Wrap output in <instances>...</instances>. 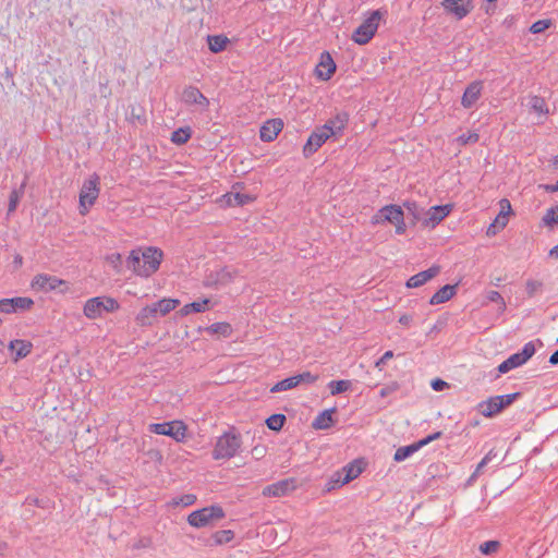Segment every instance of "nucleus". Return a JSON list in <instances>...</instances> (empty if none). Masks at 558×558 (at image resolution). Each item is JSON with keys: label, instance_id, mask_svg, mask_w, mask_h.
<instances>
[{"label": "nucleus", "instance_id": "5", "mask_svg": "<svg viewBox=\"0 0 558 558\" xmlns=\"http://www.w3.org/2000/svg\"><path fill=\"white\" fill-rule=\"evenodd\" d=\"M120 308L119 302L111 296H95L88 299L83 307V313L88 319H97L102 313H113Z\"/></svg>", "mask_w": 558, "mask_h": 558}, {"label": "nucleus", "instance_id": "39", "mask_svg": "<svg viewBox=\"0 0 558 558\" xmlns=\"http://www.w3.org/2000/svg\"><path fill=\"white\" fill-rule=\"evenodd\" d=\"M191 137V131L189 128L186 129H178L171 135V141L174 144L182 145L185 144Z\"/></svg>", "mask_w": 558, "mask_h": 558}, {"label": "nucleus", "instance_id": "36", "mask_svg": "<svg viewBox=\"0 0 558 558\" xmlns=\"http://www.w3.org/2000/svg\"><path fill=\"white\" fill-rule=\"evenodd\" d=\"M328 387L330 389V393L332 396H336V395H339V393H342V392H345L347 390H349L351 387V381L347 380V379L331 380L328 384Z\"/></svg>", "mask_w": 558, "mask_h": 558}, {"label": "nucleus", "instance_id": "16", "mask_svg": "<svg viewBox=\"0 0 558 558\" xmlns=\"http://www.w3.org/2000/svg\"><path fill=\"white\" fill-rule=\"evenodd\" d=\"M483 90V82L482 81H474L470 83L461 98V105L465 109L472 108L476 101L481 98Z\"/></svg>", "mask_w": 558, "mask_h": 558}, {"label": "nucleus", "instance_id": "37", "mask_svg": "<svg viewBox=\"0 0 558 558\" xmlns=\"http://www.w3.org/2000/svg\"><path fill=\"white\" fill-rule=\"evenodd\" d=\"M215 545H222L234 538V532L231 530H219L213 534Z\"/></svg>", "mask_w": 558, "mask_h": 558}, {"label": "nucleus", "instance_id": "49", "mask_svg": "<svg viewBox=\"0 0 558 558\" xmlns=\"http://www.w3.org/2000/svg\"><path fill=\"white\" fill-rule=\"evenodd\" d=\"M550 25H551V20H548V19L538 20L531 25L530 32L532 34H541V33L545 32L546 29H548L550 27Z\"/></svg>", "mask_w": 558, "mask_h": 558}, {"label": "nucleus", "instance_id": "11", "mask_svg": "<svg viewBox=\"0 0 558 558\" xmlns=\"http://www.w3.org/2000/svg\"><path fill=\"white\" fill-rule=\"evenodd\" d=\"M331 136L320 126L314 130L303 146V155L308 158L314 155Z\"/></svg>", "mask_w": 558, "mask_h": 558}, {"label": "nucleus", "instance_id": "61", "mask_svg": "<svg viewBox=\"0 0 558 558\" xmlns=\"http://www.w3.org/2000/svg\"><path fill=\"white\" fill-rule=\"evenodd\" d=\"M412 319L413 317L411 315L403 314L402 316L399 317V323L403 326L409 327L412 323Z\"/></svg>", "mask_w": 558, "mask_h": 558}, {"label": "nucleus", "instance_id": "54", "mask_svg": "<svg viewBox=\"0 0 558 558\" xmlns=\"http://www.w3.org/2000/svg\"><path fill=\"white\" fill-rule=\"evenodd\" d=\"M232 197L234 198L235 206H243L254 201L251 195L243 193H234Z\"/></svg>", "mask_w": 558, "mask_h": 558}, {"label": "nucleus", "instance_id": "22", "mask_svg": "<svg viewBox=\"0 0 558 558\" xmlns=\"http://www.w3.org/2000/svg\"><path fill=\"white\" fill-rule=\"evenodd\" d=\"M457 293V284H446L429 299L430 305H438L452 299Z\"/></svg>", "mask_w": 558, "mask_h": 558}, {"label": "nucleus", "instance_id": "56", "mask_svg": "<svg viewBox=\"0 0 558 558\" xmlns=\"http://www.w3.org/2000/svg\"><path fill=\"white\" fill-rule=\"evenodd\" d=\"M441 436H442V432H435V433L426 436L425 438L418 440V442H420L421 447L423 448L424 446L430 444L432 441L441 438Z\"/></svg>", "mask_w": 558, "mask_h": 558}, {"label": "nucleus", "instance_id": "43", "mask_svg": "<svg viewBox=\"0 0 558 558\" xmlns=\"http://www.w3.org/2000/svg\"><path fill=\"white\" fill-rule=\"evenodd\" d=\"M500 548V543L498 541H487L480 545V551L483 555H493L496 554Z\"/></svg>", "mask_w": 558, "mask_h": 558}, {"label": "nucleus", "instance_id": "29", "mask_svg": "<svg viewBox=\"0 0 558 558\" xmlns=\"http://www.w3.org/2000/svg\"><path fill=\"white\" fill-rule=\"evenodd\" d=\"M421 445L418 441L416 442H413L409 446H403V447H400L396 450L395 452V456H393V460L396 462H401V461H404L405 459H408L409 457H411L413 453H415L416 451H418L421 449Z\"/></svg>", "mask_w": 558, "mask_h": 558}, {"label": "nucleus", "instance_id": "30", "mask_svg": "<svg viewBox=\"0 0 558 558\" xmlns=\"http://www.w3.org/2000/svg\"><path fill=\"white\" fill-rule=\"evenodd\" d=\"M333 410H325L315 418L313 426L317 429H327L332 425Z\"/></svg>", "mask_w": 558, "mask_h": 558}, {"label": "nucleus", "instance_id": "53", "mask_svg": "<svg viewBox=\"0 0 558 558\" xmlns=\"http://www.w3.org/2000/svg\"><path fill=\"white\" fill-rule=\"evenodd\" d=\"M167 426H168V422H163V423H153L148 426V430L150 433H154V434H157V435H167L168 430H167Z\"/></svg>", "mask_w": 558, "mask_h": 558}, {"label": "nucleus", "instance_id": "17", "mask_svg": "<svg viewBox=\"0 0 558 558\" xmlns=\"http://www.w3.org/2000/svg\"><path fill=\"white\" fill-rule=\"evenodd\" d=\"M500 211L495 218L494 222L488 227L487 234H495L496 228L504 229L508 223V217L512 213L509 199L502 198L499 201Z\"/></svg>", "mask_w": 558, "mask_h": 558}, {"label": "nucleus", "instance_id": "25", "mask_svg": "<svg viewBox=\"0 0 558 558\" xmlns=\"http://www.w3.org/2000/svg\"><path fill=\"white\" fill-rule=\"evenodd\" d=\"M207 43L208 48L213 53H219L227 49L230 40L225 35H208Z\"/></svg>", "mask_w": 558, "mask_h": 558}, {"label": "nucleus", "instance_id": "10", "mask_svg": "<svg viewBox=\"0 0 558 558\" xmlns=\"http://www.w3.org/2000/svg\"><path fill=\"white\" fill-rule=\"evenodd\" d=\"M453 209L452 204H446L440 206L430 207L422 221V225L426 228L434 229L438 226L446 217H448Z\"/></svg>", "mask_w": 558, "mask_h": 558}, {"label": "nucleus", "instance_id": "4", "mask_svg": "<svg viewBox=\"0 0 558 558\" xmlns=\"http://www.w3.org/2000/svg\"><path fill=\"white\" fill-rule=\"evenodd\" d=\"M33 291L49 293L57 291L65 294L70 291V283L66 280L49 274H37L31 281Z\"/></svg>", "mask_w": 558, "mask_h": 558}, {"label": "nucleus", "instance_id": "48", "mask_svg": "<svg viewBox=\"0 0 558 558\" xmlns=\"http://www.w3.org/2000/svg\"><path fill=\"white\" fill-rule=\"evenodd\" d=\"M403 207L413 216L415 220L421 219L423 208H421L416 202L407 201L403 203Z\"/></svg>", "mask_w": 558, "mask_h": 558}, {"label": "nucleus", "instance_id": "9", "mask_svg": "<svg viewBox=\"0 0 558 558\" xmlns=\"http://www.w3.org/2000/svg\"><path fill=\"white\" fill-rule=\"evenodd\" d=\"M535 345L532 341L526 342L523 345V349L521 352H517L514 354H511L507 360H505L501 364L498 366V372L500 374H506L510 372L513 368H517L524 363H526L534 354H535Z\"/></svg>", "mask_w": 558, "mask_h": 558}, {"label": "nucleus", "instance_id": "55", "mask_svg": "<svg viewBox=\"0 0 558 558\" xmlns=\"http://www.w3.org/2000/svg\"><path fill=\"white\" fill-rule=\"evenodd\" d=\"M0 312L4 314L14 313V308L12 306V302L10 299H1L0 300Z\"/></svg>", "mask_w": 558, "mask_h": 558}, {"label": "nucleus", "instance_id": "50", "mask_svg": "<svg viewBox=\"0 0 558 558\" xmlns=\"http://www.w3.org/2000/svg\"><path fill=\"white\" fill-rule=\"evenodd\" d=\"M294 378H295L296 384L299 386L302 383L313 384V383H315L319 378V376L318 375H314L311 372H303V373H301L299 375H295Z\"/></svg>", "mask_w": 558, "mask_h": 558}, {"label": "nucleus", "instance_id": "28", "mask_svg": "<svg viewBox=\"0 0 558 558\" xmlns=\"http://www.w3.org/2000/svg\"><path fill=\"white\" fill-rule=\"evenodd\" d=\"M478 411L485 417H493L494 415L501 412L498 402L494 400V397L489 398L486 401H482L478 404Z\"/></svg>", "mask_w": 558, "mask_h": 558}, {"label": "nucleus", "instance_id": "47", "mask_svg": "<svg viewBox=\"0 0 558 558\" xmlns=\"http://www.w3.org/2000/svg\"><path fill=\"white\" fill-rule=\"evenodd\" d=\"M486 299L489 302L498 303L499 304V311L501 313H504L506 311V307H507L506 302H505L502 295L498 291H495V290L488 291L487 294H486Z\"/></svg>", "mask_w": 558, "mask_h": 558}, {"label": "nucleus", "instance_id": "6", "mask_svg": "<svg viewBox=\"0 0 558 558\" xmlns=\"http://www.w3.org/2000/svg\"><path fill=\"white\" fill-rule=\"evenodd\" d=\"M225 517L226 513L222 507L219 505H213L190 513L187 517V522L191 526L201 529L213 525L215 522L222 520Z\"/></svg>", "mask_w": 558, "mask_h": 558}, {"label": "nucleus", "instance_id": "21", "mask_svg": "<svg viewBox=\"0 0 558 558\" xmlns=\"http://www.w3.org/2000/svg\"><path fill=\"white\" fill-rule=\"evenodd\" d=\"M167 435L174 439L177 442H183L186 438L187 426L183 421L175 420L168 422Z\"/></svg>", "mask_w": 558, "mask_h": 558}, {"label": "nucleus", "instance_id": "34", "mask_svg": "<svg viewBox=\"0 0 558 558\" xmlns=\"http://www.w3.org/2000/svg\"><path fill=\"white\" fill-rule=\"evenodd\" d=\"M10 300L12 302L14 313L20 312V311H28L34 305V301L27 296H16V298H12Z\"/></svg>", "mask_w": 558, "mask_h": 558}, {"label": "nucleus", "instance_id": "60", "mask_svg": "<svg viewBox=\"0 0 558 558\" xmlns=\"http://www.w3.org/2000/svg\"><path fill=\"white\" fill-rule=\"evenodd\" d=\"M108 259L110 260V263L114 266V267H118V265L121 264V254L119 253H113L111 254L110 256H108Z\"/></svg>", "mask_w": 558, "mask_h": 558}, {"label": "nucleus", "instance_id": "18", "mask_svg": "<svg viewBox=\"0 0 558 558\" xmlns=\"http://www.w3.org/2000/svg\"><path fill=\"white\" fill-rule=\"evenodd\" d=\"M283 122L281 119L267 120L259 130V137L263 142H272L282 131Z\"/></svg>", "mask_w": 558, "mask_h": 558}, {"label": "nucleus", "instance_id": "52", "mask_svg": "<svg viewBox=\"0 0 558 558\" xmlns=\"http://www.w3.org/2000/svg\"><path fill=\"white\" fill-rule=\"evenodd\" d=\"M22 196V193H20L19 191L16 190H13L11 193H10V197H9V208H8V211L9 214L15 211L16 207H17V204L20 202V198Z\"/></svg>", "mask_w": 558, "mask_h": 558}, {"label": "nucleus", "instance_id": "42", "mask_svg": "<svg viewBox=\"0 0 558 558\" xmlns=\"http://www.w3.org/2000/svg\"><path fill=\"white\" fill-rule=\"evenodd\" d=\"M543 289V282L534 279H529L525 282V292L529 298H533L536 293Z\"/></svg>", "mask_w": 558, "mask_h": 558}, {"label": "nucleus", "instance_id": "8", "mask_svg": "<svg viewBox=\"0 0 558 558\" xmlns=\"http://www.w3.org/2000/svg\"><path fill=\"white\" fill-rule=\"evenodd\" d=\"M381 14L378 10L371 15L354 31L352 39L359 45H366L377 32Z\"/></svg>", "mask_w": 558, "mask_h": 558}, {"label": "nucleus", "instance_id": "19", "mask_svg": "<svg viewBox=\"0 0 558 558\" xmlns=\"http://www.w3.org/2000/svg\"><path fill=\"white\" fill-rule=\"evenodd\" d=\"M336 72V63L330 53L324 51L320 54L319 63L316 66V75L323 81H328Z\"/></svg>", "mask_w": 558, "mask_h": 558}, {"label": "nucleus", "instance_id": "31", "mask_svg": "<svg viewBox=\"0 0 558 558\" xmlns=\"http://www.w3.org/2000/svg\"><path fill=\"white\" fill-rule=\"evenodd\" d=\"M206 330L211 335H219L223 338H229L233 331L231 325L226 322L215 323L210 325Z\"/></svg>", "mask_w": 558, "mask_h": 558}, {"label": "nucleus", "instance_id": "13", "mask_svg": "<svg viewBox=\"0 0 558 558\" xmlns=\"http://www.w3.org/2000/svg\"><path fill=\"white\" fill-rule=\"evenodd\" d=\"M296 489L295 478H284L274 484L266 486L263 489V495L266 497H282Z\"/></svg>", "mask_w": 558, "mask_h": 558}, {"label": "nucleus", "instance_id": "58", "mask_svg": "<svg viewBox=\"0 0 558 558\" xmlns=\"http://www.w3.org/2000/svg\"><path fill=\"white\" fill-rule=\"evenodd\" d=\"M393 357V352L392 351H386L384 353V355L375 363V366L377 368H379L380 371L383 369V365L390 359Z\"/></svg>", "mask_w": 558, "mask_h": 558}, {"label": "nucleus", "instance_id": "7", "mask_svg": "<svg viewBox=\"0 0 558 558\" xmlns=\"http://www.w3.org/2000/svg\"><path fill=\"white\" fill-rule=\"evenodd\" d=\"M100 192V178L93 173L86 179L80 191V214L85 216L89 208L96 203Z\"/></svg>", "mask_w": 558, "mask_h": 558}, {"label": "nucleus", "instance_id": "46", "mask_svg": "<svg viewBox=\"0 0 558 558\" xmlns=\"http://www.w3.org/2000/svg\"><path fill=\"white\" fill-rule=\"evenodd\" d=\"M480 141V134L477 132H469L458 136L457 142L462 145L475 144Z\"/></svg>", "mask_w": 558, "mask_h": 558}, {"label": "nucleus", "instance_id": "44", "mask_svg": "<svg viewBox=\"0 0 558 558\" xmlns=\"http://www.w3.org/2000/svg\"><path fill=\"white\" fill-rule=\"evenodd\" d=\"M216 277L215 283L226 284L233 280L234 272L225 267L216 272Z\"/></svg>", "mask_w": 558, "mask_h": 558}, {"label": "nucleus", "instance_id": "26", "mask_svg": "<svg viewBox=\"0 0 558 558\" xmlns=\"http://www.w3.org/2000/svg\"><path fill=\"white\" fill-rule=\"evenodd\" d=\"M362 468L356 462H351L342 468V472L344 473V477L340 478V476L336 480V483H340L341 485L348 484L349 482L356 478L362 473Z\"/></svg>", "mask_w": 558, "mask_h": 558}, {"label": "nucleus", "instance_id": "27", "mask_svg": "<svg viewBox=\"0 0 558 558\" xmlns=\"http://www.w3.org/2000/svg\"><path fill=\"white\" fill-rule=\"evenodd\" d=\"M209 302L210 301L208 299H203L201 301H195V302L185 304L180 310V314L182 316H187V315H190L192 313H203V312H205L208 308Z\"/></svg>", "mask_w": 558, "mask_h": 558}, {"label": "nucleus", "instance_id": "20", "mask_svg": "<svg viewBox=\"0 0 558 558\" xmlns=\"http://www.w3.org/2000/svg\"><path fill=\"white\" fill-rule=\"evenodd\" d=\"M440 272V266L433 265L428 269L421 271L418 274L413 275L407 281L408 288H418L425 284L427 281L436 277Z\"/></svg>", "mask_w": 558, "mask_h": 558}, {"label": "nucleus", "instance_id": "57", "mask_svg": "<svg viewBox=\"0 0 558 558\" xmlns=\"http://www.w3.org/2000/svg\"><path fill=\"white\" fill-rule=\"evenodd\" d=\"M233 195H234V193H226L225 195L221 196L219 202L221 203L222 206H227V207L235 206L234 198L232 197Z\"/></svg>", "mask_w": 558, "mask_h": 558}, {"label": "nucleus", "instance_id": "38", "mask_svg": "<svg viewBox=\"0 0 558 558\" xmlns=\"http://www.w3.org/2000/svg\"><path fill=\"white\" fill-rule=\"evenodd\" d=\"M286 422V416L283 414H272L266 420V425L271 430H280Z\"/></svg>", "mask_w": 558, "mask_h": 558}, {"label": "nucleus", "instance_id": "35", "mask_svg": "<svg viewBox=\"0 0 558 558\" xmlns=\"http://www.w3.org/2000/svg\"><path fill=\"white\" fill-rule=\"evenodd\" d=\"M295 387H298L296 380H295L294 376H291V377H288V378H284V379L278 381L276 385H274L270 389V392L276 393V392L287 391V390H290Z\"/></svg>", "mask_w": 558, "mask_h": 558}, {"label": "nucleus", "instance_id": "23", "mask_svg": "<svg viewBox=\"0 0 558 558\" xmlns=\"http://www.w3.org/2000/svg\"><path fill=\"white\" fill-rule=\"evenodd\" d=\"M158 316L156 305L153 303L143 307L136 316V323L140 326H150L153 320Z\"/></svg>", "mask_w": 558, "mask_h": 558}, {"label": "nucleus", "instance_id": "63", "mask_svg": "<svg viewBox=\"0 0 558 558\" xmlns=\"http://www.w3.org/2000/svg\"><path fill=\"white\" fill-rule=\"evenodd\" d=\"M549 363L551 365H557L558 364V349L550 355Z\"/></svg>", "mask_w": 558, "mask_h": 558}, {"label": "nucleus", "instance_id": "14", "mask_svg": "<svg viewBox=\"0 0 558 558\" xmlns=\"http://www.w3.org/2000/svg\"><path fill=\"white\" fill-rule=\"evenodd\" d=\"M349 122V113L345 111L338 112L335 117L326 121L322 128L330 135L337 136L342 134Z\"/></svg>", "mask_w": 558, "mask_h": 558}, {"label": "nucleus", "instance_id": "12", "mask_svg": "<svg viewBox=\"0 0 558 558\" xmlns=\"http://www.w3.org/2000/svg\"><path fill=\"white\" fill-rule=\"evenodd\" d=\"M441 5L447 13L462 20L473 10V0H442Z\"/></svg>", "mask_w": 558, "mask_h": 558}, {"label": "nucleus", "instance_id": "15", "mask_svg": "<svg viewBox=\"0 0 558 558\" xmlns=\"http://www.w3.org/2000/svg\"><path fill=\"white\" fill-rule=\"evenodd\" d=\"M182 101L186 105H197L202 109L209 107L208 98L195 86H187L183 89Z\"/></svg>", "mask_w": 558, "mask_h": 558}, {"label": "nucleus", "instance_id": "32", "mask_svg": "<svg viewBox=\"0 0 558 558\" xmlns=\"http://www.w3.org/2000/svg\"><path fill=\"white\" fill-rule=\"evenodd\" d=\"M158 315L166 316L179 305V300L175 299H162L156 303Z\"/></svg>", "mask_w": 558, "mask_h": 558}, {"label": "nucleus", "instance_id": "3", "mask_svg": "<svg viewBox=\"0 0 558 558\" xmlns=\"http://www.w3.org/2000/svg\"><path fill=\"white\" fill-rule=\"evenodd\" d=\"M241 445L242 439L240 434H236L234 429L226 432L218 437L213 450V458L215 460L231 459L238 453Z\"/></svg>", "mask_w": 558, "mask_h": 558}, {"label": "nucleus", "instance_id": "51", "mask_svg": "<svg viewBox=\"0 0 558 558\" xmlns=\"http://www.w3.org/2000/svg\"><path fill=\"white\" fill-rule=\"evenodd\" d=\"M24 505L34 506L43 509L49 508V500L40 499L34 496H27L25 498Z\"/></svg>", "mask_w": 558, "mask_h": 558}, {"label": "nucleus", "instance_id": "59", "mask_svg": "<svg viewBox=\"0 0 558 558\" xmlns=\"http://www.w3.org/2000/svg\"><path fill=\"white\" fill-rule=\"evenodd\" d=\"M432 387L436 391H441L446 387H448V384L446 381L441 380V379H435V380L432 381Z\"/></svg>", "mask_w": 558, "mask_h": 558}, {"label": "nucleus", "instance_id": "64", "mask_svg": "<svg viewBox=\"0 0 558 558\" xmlns=\"http://www.w3.org/2000/svg\"><path fill=\"white\" fill-rule=\"evenodd\" d=\"M548 256H549L550 258H555V259H557V258H558V244H557V245H555V246L549 251Z\"/></svg>", "mask_w": 558, "mask_h": 558}, {"label": "nucleus", "instance_id": "24", "mask_svg": "<svg viewBox=\"0 0 558 558\" xmlns=\"http://www.w3.org/2000/svg\"><path fill=\"white\" fill-rule=\"evenodd\" d=\"M9 348L15 352V361H17L32 352L33 344L31 341L16 339L10 342Z\"/></svg>", "mask_w": 558, "mask_h": 558}, {"label": "nucleus", "instance_id": "2", "mask_svg": "<svg viewBox=\"0 0 558 558\" xmlns=\"http://www.w3.org/2000/svg\"><path fill=\"white\" fill-rule=\"evenodd\" d=\"M372 225H381L384 222H390L396 227L397 234H403L407 230V225L404 222V214L399 205H386L379 210L371 219Z\"/></svg>", "mask_w": 558, "mask_h": 558}, {"label": "nucleus", "instance_id": "1", "mask_svg": "<svg viewBox=\"0 0 558 558\" xmlns=\"http://www.w3.org/2000/svg\"><path fill=\"white\" fill-rule=\"evenodd\" d=\"M163 253L157 247H146L144 251L133 250L126 260V266L140 277L155 274L162 262Z\"/></svg>", "mask_w": 558, "mask_h": 558}, {"label": "nucleus", "instance_id": "41", "mask_svg": "<svg viewBox=\"0 0 558 558\" xmlns=\"http://www.w3.org/2000/svg\"><path fill=\"white\" fill-rule=\"evenodd\" d=\"M197 498L195 495L193 494H184L180 497H175L171 500L170 505L171 506H184V507H189V506H192L196 502Z\"/></svg>", "mask_w": 558, "mask_h": 558}, {"label": "nucleus", "instance_id": "62", "mask_svg": "<svg viewBox=\"0 0 558 558\" xmlns=\"http://www.w3.org/2000/svg\"><path fill=\"white\" fill-rule=\"evenodd\" d=\"M544 189L547 192H551V193L557 192L558 191V179H557L556 184H550V185L547 184V185L544 186Z\"/></svg>", "mask_w": 558, "mask_h": 558}, {"label": "nucleus", "instance_id": "40", "mask_svg": "<svg viewBox=\"0 0 558 558\" xmlns=\"http://www.w3.org/2000/svg\"><path fill=\"white\" fill-rule=\"evenodd\" d=\"M520 397V392L496 396L494 400L498 402L500 411L512 404Z\"/></svg>", "mask_w": 558, "mask_h": 558}, {"label": "nucleus", "instance_id": "33", "mask_svg": "<svg viewBox=\"0 0 558 558\" xmlns=\"http://www.w3.org/2000/svg\"><path fill=\"white\" fill-rule=\"evenodd\" d=\"M531 109L538 114L548 116L549 109L546 100L541 96H532L530 99Z\"/></svg>", "mask_w": 558, "mask_h": 558}, {"label": "nucleus", "instance_id": "45", "mask_svg": "<svg viewBox=\"0 0 558 558\" xmlns=\"http://www.w3.org/2000/svg\"><path fill=\"white\" fill-rule=\"evenodd\" d=\"M543 222L546 226H554V225L558 226V205L555 207H550L546 210V213L543 217Z\"/></svg>", "mask_w": 558, "mask_h": 558}]
</instances>
